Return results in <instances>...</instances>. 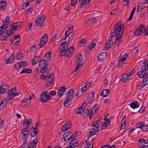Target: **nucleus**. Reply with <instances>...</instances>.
<instances>
[{"instance_id": "nucleus-1", "label": "nucleus", "mask_w": 148, "mask_h": 148, "mask_svg": "<svg viewBox=\"0 0 148 148\" xmlns=\"http://www.w3.org/2000/svg\"><path fill=\"white\" fill-rule=\"evenodd\" d=\"M123 27L121 24L116 23L112 30L110 33L111 38L116 36H122L124 31L122 30Z\"/></svg>"}, {"instance_id": "nucleus-2", "label": "nucleus", "mask_w": 148, "mask_h": 148, "mask_svg": "<svg viewBox=\"0 0 148 148\" xmlns=\"http://www.w3.org/2000/svg\"><path fill=\"white\" fill-rule=\"evenodd\" d=\"M82 55L78 53L77 55V58L76 60L77 63L75 66V72H76L79 68L82 67V65L84 64V60L82 59Z\"/></svg>"}, {"instance_id": "nucleus-3", "label": "nucleus", "mask_w": 148, "mask_h": 148, "mask_svg": "<svg viewBox=\"0 0 148 148\" xmlns=\"http://www.w3.org/2000/svg\"><path fill=\"white\" fill-rule=\"evenodd\" d=\"M51 99V97L49 95L48 92L47 91H44L41 93L39 100L41 102L45 103Z\"/></svg>"}, {"instance_id": "nucleus-4", "label": "nucleus", "mask_w": 148, "mask_h": 148, "mask_svg": "<svg viewBox=\"0 0 148 148\" xmlns=\"http://www.w3.org/2000/svg\"><path fill=\"white\" fill-rule=\"evenodd\" d=\"M68 50L67 45L66 42H63L61 44L60 47V56H64Z\"/></svg>"}, {"instance_id": "nucleus-5", "label": "nucleus", "mask_w": 148, "mask_h": 148, "mask_svg": "<svg viewBox=\"0 0 148 148\" xmlns=\"http://www.w3.org/2000/svg\"><path fill=\"white\" fill-rule=\"evenodd\" d=\"M16 91L15 88H12L8 91V94L10 96V97H8L7 98V99L8 101L12 100L16 96L20 95L19 93H16Z\"/></svg>"}, {"instance_id": "nucleus-6", "label": "nucleus", "mask_w": 148, "mask_h": 148, "mask_svg": "<svg viewBox=\"0 0 148 148\" xmlns=\"http://www.w3.org/2000/svg\"><path fill=\"white\" fill-rule=\"evenodd\" d=\"M76 132L74 133L71 136L70 135L69 136V140L71 141L69 143V146L71 145L72 146L74 147L76 144L77 145V147L78 146V144L77 141L76 140H73L76 138Z\"/></svg>"}, {"instance_id": "nucleus-7", "label": "nucleus", "mask_w": 148, "mask_h": 148, "mask_svg": "<svg viewBox=\"0 0 148 148\" xmlns=\"http://www.w3.org/2000/svg\"><path fill=\"white\" fill-rule=\"evenodd\" d=\"M48 40V35L47 34H45L41 38L40 42V44L39 46L40 48L42 47L47 41Z\"/></svg>"}, {"instance_id": "nucleus-8", "label": "nucleus", "mask_w": 148, "mask_h": 148, "mask_svg": "<svg viewBox=\"0 0 148 148\" xmlns=\"http://www.w3.org/2000/svg\"><path fill=\"white\" fill-rule=\"evenodd\" d=\"M44 18L42 15L38 17L35 21V24L38 26L42 27L44 24Z\"/></svg>"}, {"instance_id": "nucleus-9", "label": "nucleus", "mask_w": 148, "mask_h": 148, "mask_svg": "<svg viewBox=\"0 0 148 148\" xmlns=\"http://www.w3.org/2000/svg\"><path fill=\"white\" fill-rule=\"evenodd\" d=\"M26 65V62L24 61L16 63L15 65L14 69H18L25 67Z\"/></svg>"}, {"instance_id": "nucleus-10", "label": "nucleus", "mask_w": 148, "mask_h": 148, "mask_svg": "<svg viewBox=\"0 0 148 148\" xmlns=\"http://www.w3.org/2000/svg\"><path fill=\"white\" fill-rule=\"evenodd\" d=\"M66 90V88L64 86L61 87L58 89L57 93L59 97L62 96Z\"/></svg>"}, {"instance_id": "nucleus-11", "label": "nucleus", "mask_w": 148, "mask_h": 148, "mask_svg": "<svg viewBox=\"0 0 148 148\" xmlns=\"http://www.w3.org/2000/svg\"><path fill=\"white\" fill-rule=\"evenodd\" d=\"M99 127L96 126L94 127V128L89 130V133L91 136L96 134L97 135L99 131Z\"/></svg>"}, {"instance_id": "nucleus-12", "label": "nucleus", "mask_w": 148, "mask_h": 148, "mask_svg": "<svg viewBox=\"0 0 148 148\" xmlns=\"http://www.w3.org/2000/svg\"><path fill=\"white\" fill-rule=\"evenodd\" d=\"M22 23L21 22H18L14 23L11 25L10 27L12 30L15 31L17 30L19 26H21Z\"/></svg>"}, {"instance_id": "nucleus-13", "label": "nucleus", "mask_w": 148, "mask_h": 148, "mask_svg": "<svg viewBox=\"0 0 148 148\" xmlns=\"http://www.w3.org/2000/svg\"><path fill=\"white\" fill-rule=\"evenodd\" d=\"M20 37L19 35H16V36L13 38V39L11 40V43L13 45H17L18 43L20 41Z\"/></svg>"}, {"instance_id": "nucleus-14", "label": "nucleus", "mask_w": 148, "mask_h": 148, "mask_svg": "<svg viewBox=\"0 0 148 148\" xmlns=\"http://www.w3.org/2000/svg\"><path fill=\"white\" fill-rule=\"evenodd\" d=\"M143 28L141 25L139 28H138L135 30L134 32V34L135 36H138L139 35H141L143 33Z\"/></svg>"}, {"instance_id": "nucleus-15", "label": "nucleus", "mask_w": 148, "mask_h": 148, "mask_svg": "<svg viewBox=\"0 0 148 148\" xmlns=\"http://www.w3.org/2000/svg\"><path fill=\"white\" fill-rule=\"evenodd\" d=\"M8 88V86L6 84H2L0 86V94L2 95L4 93Z\"/></svg>"}, {"instance_id": "nucleus-16", "label": "nucleus", "mask_w": 148, "mask_h": 148, "mask_svg": "<svg viewBox=\"0 0 148 148\" xmlns=\"http://www.w3.org/2000/svg\"><path fill=\"white\" fill-rule=\"evenodd\" d=\"M137 75L140 78H144L145 77H148V72L146 71L145 72V71L142 70L138 72Z\"/></svg>"}, {"instance_id": "nucleus-17", "label": "nucleus", "mask_w": 148, "mask_h": 148, "mask_svg": "<svg viewBox=\"0 0 148 148\" xmlns=\"http://www.w3.org/2000/svg\"><path fill=\"white\" fill-rule=\"evenodd\" d=\"M31 101L29 98H25L23 100L20 104V105L24 107L25 106H28L30 104Z\"/></svg>"}, {"instance_id": "nucleus-18", "label": "nucleus", "mask_w": 148, "mask_h": 148, "mask_svg": "<svg viewBox=\"0 0 148 148\" xmlns=\"http://www.w3.org/2000/svg\"><path fill=\"white\" fill-rule=\"evenodd\" d=\"M113 44V42L112 40L110 39L108 40L106 44V46L104 47V49L107 50L109 49L111 47H112V45Z\"/></svg>"}, {"instance_id": "nucleus-19", "label": "nucleus", "mask_w": 148, "mask_h": 148, "mask_svg": "<svg viewBox=\"0 0 148 148\" xmlns=\"http://www.w3.org/2000/svg\"><path fill=\"white\" fill-rule=\"evenodd\" d=\"M94 92H92V93L89 94L88 97L87 99V100L88 103H91L94 100Z\"/></svg>"}, {"instance_id": "nucleus-20", "label": "nucleus", "mask_w": 148, "mask_h": 148, "mask_svg": "<svg viewBox=\"0 0 148 148\" xmlns=\"http://www.w3.org/2000/svg\"><path fill=\"white\" fill-rule=\"evenodd\" d=\"M130 105L131 107L133 109L138 108L139 107V104L136 100H135L134 101L132 102Z\"/></svg>"}, {"instance_id": "nucleus-21", "label": "nucleus", "mask_w": 148, "mask_h": 148, "mask_svg": "<svg viewBox=\"0 0 148 148\" xmlns=\"http://www.w3.org/2000/svg\"><path fill=\"white\" fill-rule=\"evenodd\" d=\"M87 90L86 87H85L84 86L81 88H80L78 90V94H76V96L79 95V96H81L83 92L86 91Z\"/></svg>"}, {"instance_id": "nucleus-22", "label": "nucleus", "mask_w": 148, "mask_h": 148, "mask_svg": "<svg viewBox=\"0 0 148 148\" xmlns=\"http://www.w3.org/2000/svg\"><path fill=\"white\" fill-rule=\"evenodd\" d=\"M83 113V114L85 115H89V116L90 119H91L93 116V114L91 111V110L90 111L88 109H85L84 110Z\"/></svg>"}, {"instance_id": "nucleus-23", "label": "nucleus", "mask_w": 148, "mask_h": 148, "mask_svg": "<svg viewBox=\"0 0 148 148\" xmlns=\"http://www.w3.org/2000/svg\"><path fill=\"white\" fill-rule=\"evenodd\" d=\"M106 55L107 53L105 52L101 53L98 57V60L99 61H102L106 58Z\"/></svg>"}, {"instance_id": "nucleus-24", "label": "nucleus", "mask_w": 148, "mask_h": 148, "mask_svg": "<svg viewBox=\"0 0 148 148\" xmlns=\"http://www.w3.org/2000/svg\"><path fill=\"white\" fill-rule=\"evenodd\" d=\"M71 126V124L66 123L64 124L62 127V130L64 132H66L68 130Z\"/></svg>"}, {"instance_id": "nucleus-25", "label": "nucleus", "mask_w": 148, "mask_h": 148, "mask_svg": "<svg viewBox=\"0 0 148 148\" xmlns=\"http://www.w3.org/2000/svg\"><path fill=\"white\" fill-rule=\"evenodd\" d=\"M7 99H3L0 104V110L2 109L7 104Z\"/></svg>"}, {"instance_id": "nucleus-26", "label": "nucleus", "mask_w": 148, "mask_h": 148, "mask_svg": "<svg viewBox=\"0 0 148 148\" xmlns=\"http://www.w3.org/2000/svg\"><path fill=\"white\" fill-rule=\"evenodd\" d=\"M10 18L8 16H7L4 19L3 21V23H3L2 25L4 26H6V27H8V23H10Z\"/></svg>"}, {"instance_id": "nucleus-27", "label": "nucleus", "mask_w": 148, "mask_h": 148, "mask_svg": "<svg viewBox=\"0 0 148 148\" xmlns=\"http://www.w3.org/2000/svg\"><path fill=\"white\" fill-rule=\"evenodd\" d=\"M74 90L71 88L70 89L66 92V95L67 97L73 98V97Z\"/></svg>"}, {"instance_id": "nucleus-28", "label": "nucleus", "mask_w": 148, "mask_h": 148, "mask_svg": "<svg viewBox=\"0 0 148 148\" xmlns=\"http://www.w3.org/2000/svg\"><path fill=\"white\" fill-rule=\"evenodd\" d=\"M39 66L40 68L43 67L45 66L47 67V65L46 63V61L44 59L42 60L39 62Z\"/></svg>"}, {"instance_id": "nucleus-29", "label": "nucleus", "mask_w": 148, "mask_h": 148, "mask_svg": "<svg viewBox=\"0 0 148 148\" xmlns=\"http://www.w3.org/2000/svg\"><path fill=\"white\" fill-rule=\"evenodd\" d=\"M143 64H144V65L142 66V70L146 72L148 70V61H145L143 62Z\"/></svg>"}, {"instance_id": "nucleus-30", "label": "nucleus", "mask_w": 148, "mask_h": 148, "mask_svg": "<svg viewBox=\"0 0 148 148\" xmlns=\"http://www.w3.org/2000/svg\"><path fill=\"white\" fill-rule=\"evenodd\" d=\"M75 48L73 46L72 47L69 48L68 50L69 51V54H67L66 55V58H67L68 57H70L71 55L74 52V51Z\"/></svg>"}, {"instance_id": "nucleus-31", "label": "nucleus", "mask_w": 148, "mask_h": 148, "mask_svg": "<svg viewBox=\"0 0 148 148\" xmlns=\"http://www.w3.org/2000/svg\"><path fill=\"white\" fill-rule=\"evenodd\" d=\"M6 3L5 1H1L0 6L1 7V10L4 11L6 8Z\"/></svg>"}, {"instance_id": "nucleus-32", "label": "nucleus", "mask_w": 148, "mask_h": 148, "mask_svg": "<svg viewBox=\"0 0 148 148\" xmlns=\"http://www.w3.org/2000/svg\"><path fill=\"white\" fill-rule=\"evenodd\" d=\"M99 106L97 104H95L94 105L93 108L91 109V111L92 113V114H96L97 113V111H98L99 110Z\"/></svg>"}, {"instance_id": "nucleus-33", "label": "nucleus", "mask_w": 148, "mask_h": 148, "mask_svg": "<svg viewBox=\"0 0 148 148\" xmlns=\"http://www.w3.org/2000/svg\"><path fill=\"white\" fill-rule=\"evenodd\" d=\"M130 78L126 74H123L121 76V81L123 82H125Z\"/></svg>"}, {"instance_id": "nucleus-34", "label": "nucleus", "mask_w": 148, "mask_h": 148, "mask_svg": "<svg viewBox=\"0 0 148 148\" xmlns=\"http://www.w3.org/2000/svg\"><path fill=\"white\" fill-rule=\"evenodd\" d=\"M79 1L81 2V5L82 6L84 5H87L90 2V0H79Z\"/></svg>"}, {"instance_id": "nucleus-35", "label": "nucleus", "mask_w": 148, "mask_h": 148, "mask_svg": "<svg viewBox=\"0 0 148 148\" xmlns=\"http://www.w3.org/2000/svg\"><path fill=\"white\" fill-rule=\"evenodd\" d=\"M110 93L109 90L108 89H106L103 90L101 93L102 97H105Z\"/></svg>"}, {"instance_id": "nucleus-36", "label": "nucleus", "mask_w": 148, "mask_h": 148, "mask_svg": "<svg viewBox=\"0 0 148 148\" xmlns=\"http://www.w3.org/2000/svg\"><path fill=\"white\" fill-rule=\"evenodd\" d=\"M32 72V70L31 69L27 68H24L22 69L20 74H21L23 73L30 74Z\"/></svg>"}, {"instance_id": "nucleus-37", "label": "nucleus", "mask_w": 148, "mask_h": 148, "mask_svg": "<svg viewBox=\"0 0 148 148\" xmlns=\"http://www.w3.org/2000/svg\"><path fill=\"white\" fill-rule=\"evenodd\" d=\"M24 123L23 124V125H27L28 127H29V125L32 122V120L30 119L26 120V119H25L23 121Z\"/></svg>"}, {"instance_id": "nucleus-38", "label": "nucleus", "mask_w": 148, "mask_h": 148, "mask_svg": "<svg viewBox=\"0 0 148 148\" xmlns=\"http://www.w3.org/2000/svg\"><path fill=\"white\" fill-rule=\"evenodd\" d=\"M122 37L121 36L116 37V39L114 42V44L116 46H118L119 45L121 42L120 39Z\"/></svg>"}, {"instance_id": "nucleus-39", "label": "nucleus", "mask_w": 148, "mask_h": 148, "mask_svg": "<svg viewBox=\"0 0 148 148\" xmlns=\"http://www.w3.org/2000/svg\"><path fill=\"white\" fill-rule=\"evenodd\" d=\"M14 57L13 54L11 55L9 57L8 59L6 61V64L12 63L13 62Z\"/></svg>"}, {"instance_id": "nucleus-40", "label": "nucleus", "mask_w": 148, "mask_h": 148, "mask_svg": "<svg viewBox=\"0 0 148 148\" xmlns=\"http://www.w3.org/2000/svg\"><path fill=\"white\" fill-rule=\"evenodd\" d=\"M54 75L53 74H51L47 77V78L49 79V82L50 84H52Z\"/></svg>"}, {"instance_id": "nucleus-41", "label": "nucleus", "mask_w": 148, "mask_h": 148, "mask_svg": "<svg viewBox=\"0 0 148 148\" xmlns=\"http://www.w3.org/2000/svg\"><path fill=\"white\" fill-rule=\"evenodd\" d=\"M6 26H4L2 25L0 27V35H3L5 31V29L6 28Z\"/></svg>"}, {"instance_id": "nucleus-42", "label": "nucleus", "mask_w": 148, "mask_h": 148, "mask_svg": "<svg viewBox=\"0 0 148 148\" xmlns=\"http://www.w3.org/2000/svg\"><path fill=\"white\" fill-rule=\"evenodd\" d=\"M138 142L140 143L143 146L145 145L146 144H147L148 143V141L147 140H144L142 139H139L138 140Z\"/></svg>"}, {"instance_id": "nucleus-43", "label": "nucleus", "mask_w": 148, "mask_h": 148, "mask_svg": "<svg viewBox=\"0 0 148 148\" xmlns=\"http://www.w3.org/2000/svg\"><path fill=\"white\" fill-rule=\"evenodd\" d=\"M101 123L100 120H98L97 121H95L93 122L92 124L93 127H96V126L99 127V125L101 123Z\"/></svg>"}, {"instance_id": "nucleus-44", "label": "nucleus", "mask_w": 148, "mask_h": 148, "mask_svg": "<svg viewBox=\"0 0 148 148\" xmlns=\"http://www.w3.org/2000/svg\"><path fill=\"white\" fill-rule=\"evenodd\" d=\"M145 125V122H141L140 123H139L137 124V125L136 126L138 128L142 129V128Z\"/></svg>"}, {"instance_id": "nucleus-45", "label": "nucleus", "mask_w": 148, "mask_h": 148, "mask_svg": "<svg viewBox=\"0 0 148 148\" xmlns=\"http://www.w3.org/2000/svg\"><path fill=\"white\" fill-rule=\"evenodd\" d=\"M142 26L143 28V33L145 32V35H148V26L146 27L145 26L143 25H142Z\"/></svg>"}, {"instance_id": "nucleus-46", "label": "nucleus", "mask_w": 148, "mask_h": 148, "mask_svg": "<svg viewBox=\"0 0 148 148\" xmlns=\"http://www.w3.org/2000/svg\"><path fill=\"white\" fill-rule=\"evenodd\" d=\"M128 57V54L127 53H125L123 56H121V57L120 58V60L123 61H125L127 58Z\"/></svg>"}, {"instance_id": "nucleus-47", "label": "nucleus", "mask_w": 148, "mask_h": 148, "mask_svg": "<svg viewBox=\"0 0 148 148\" xmlns=\"http://www.w3.org/2000/svg\"><path fill=\"white\" fill-rule=\"evenodd\" d=\"M73 98H71L70 97H67V98L66 99L64 102V104L65 105L66 104H67L68 103H69L72 100V99Z\"/></svg>"}, {"instance_id": "nucleus-48", "label": "nucleus", "mask_w": 148, "mask_h": 148, "mask_svg": "<svg viewBox=\"0 0 148 148\" xmlns=\"http://www.w3.org/2000/svg\"><path fill=\"white\" fill-rule=\"evenodd\" d=\"M28 143H27V140H26L23 143L21 146V148H28Z\"/></svg>"}, {"instance_id": "nucleus-49", "label": "nucleus", "mask_w": 148, "mask_h": 148, "mask_svg": "<svg viewBox=\"0 0 148 148\" xmlns=\"http://www.w3.org/2000/svg\"><path fill=\"white\" fill-rule=\"evenodd\" d=\"M109 117H108V116H107L104 117V120L106 121L105 122L108 125H109L111 123V121L110 119H109Z\"/></svg>"}, {"instance_id": "nucleus-50", "label": "nucleus", "mask_w": 148, "mask_h": 148, "mask_svg": "<svg viewBox=\"0 0 148 148\" xmlns=\"http://www.w3.org/2000/svg\"><path fill=\"white\" fill-rule=\"evenodd\" d=\"M101 129L104 130L106 129V127L109 125H108L105 122L101 123Z\"/></svg>"}, {"instance_id": "nucleus-51", "label": "nucleus", "mask_w": 148, "mask_h": 148, "mask_svg": "<svg viewBox=\"0 0 148 148\" xmlns=\"http://www.w3.org/2000/svg\"><path fill=\"white\" fill-rule=\"evenodd\" d=\"M84 110L81 107L77 108L76 110V112L77 114H81L83 113Z\"/></svg>"}, {"instance_id": "nucleus-52", "label": "nucleus", "mask_w": 148, "mask_h": 148, "mask_svg": "<svg viewBox=\"0 0 148 148\" xmlns=\"http://www.w3.org/2000/svg\"><path fill=\"white\" fill-rule=\"evenodd\" d=\"M121 124L126 125V117L125 116H123L121 121Z\"/></svg>"}, {"instance_id": "nucleus-53", "label": "nucleus", "mask_w": 148, "mask_h": 148, "mask_svg": "<svg viewBox=\"0 0 148 148\" xmlns=\"http://www.w3.org/2000/svg\"><path fill=\"white\" fill-rule=\"evenodd\" d=\"M48 66L47 65V67L45 66L43 67H42L41 69V70L40 73H44L45 72H47L48 69Z\"/></svg>"}, {"instance_id": "nucleus-54", "label": "nucleus", "mask_w": 148, "mask_h": 148, "mask_svg": "<svg viewBox=\"0 0 148 148\" xmlns=\"http://www.w3.org/2000/svg\"><path fill=\"white\" fill-rule=\"evenodd\" d=\"M142 4L141 3L138 4L137 8V10L138 12H141L143 9V7H142Z\"/></svg>"}, {"instance_id": "nucleus-55", "label": "nucleus", "mask_w": 148, "mask_h": 148, "mask_svg": "<svg viewBox=\"0 0 148 148\" xmlns=\"http://www.w3.org/2000/svg\"><path fill=\"white\" fill-rule=\"evenodd\" d=\"M96 44L94 43H92L90 44L88 46V48L90 50L94 48Z\"/></svg>"}, {"instance_id": "nucleus-56", "label": "nucleus", "mask_w": 148, "mask_h": 148, "mask_svg": "<svg viewBox=\"0 0 148 148\" xmlns=\"http://www.w3.org/2000/svg\"><path fill=\"white\" fill-rule=\"evenodd\" d=\"M78 0H71V5L72 7L74 6L77 3Z\"/></svg>"}, {"instance_id": "nucleus-57", "label": "nucleus", "mask_w": 148, "mask_h": 148, "mask_svg": "<svg viewBox=\"0 0 148 148\" xmlns=\"http://www.w3.org/2000/svg\"><path fill=\"white\" fill-rule=\"evenodd\" d=\"M38 130V128L36 127H33L31 128V131L32 132V133H35L36 134H37L38 132L36 131Z\"/></svg>"}, {"instance_id": "nucleus-58", "label": "nucleus", "mask_w": 148, "mask_h": 148, "mask_svg": "<svg viewBox=\"0 0 148 148\" xmlns=\"http://www.w3.org/2000/svg\"><path fill=\"white\" fill-rule=\"evenodd\" d=\"M50 55L51 53L49 52L47 54L45 55L44 57V58L45 59H46V58H47V59H49L51 58Z\"/></svg>"}, {"instance_id": "nucleus-59", "label": "nucleus", "mask_w": 148, "mask_h": 148, "mask_svg": "<svg viewBox=\"0 0 148 148\" xmlns=\"http://www.w3.org/2000/svg\"><path fill=\"white\" fill-rule=\"evenodd\" d=\"M38 58L37 57H34L33 58L32 61V65H34L36 64V61L38 60Z\"/></svg>"}, {"instance_id": "nucleus-60", "label": "nucleus", "mask_w": 148, "mask_h": 148, "mask_svg": "<svg viewBox=\"0 0 148 148\" xmlns=\"http://www.w3.org/2000/svg\"><path fill=\"white\" fill-rule=\"evenodd\" d=\"M93 140L92 139L88 143V148H92V147Z\"/></svg>"}, {"instance_id": "nucleus-61", "label": "nucleus", "mask_w": 148, "mask_h": 148, "mask_svg": "<svg viewBox=\"0 0 148 148\" xmlns=\"http://www.w3.org/2000/svg\"><path fill=\"white\" fill-rule=\"evenodd\" d=\"M138 86L139 87V88H141L146 86V85L144 84V82L143 81L142 82H140L138 85Z\"/></svg>"}, {"instance_id": "nucleus-62", "label": "nucleus", "mask_w": 148, "mask_h": 148, "mask_svg": "<svg viewBox=\"0 0 148 148\" xmlns=\"http://www.w3.org/2000/svg\"><path fill=\"white\" fill-rule=\"evenodd\" d=\"M23 56L21 53H18L16 55V58L17 60H21L22 59Z\"/></svg>"}, {"instance_id": "nucleus-63", "label": "nucleus", "mask_w": 148, "mask_h": 148, "mask_svg": "<svg viewBox=\"0 0 148 148\" xmlns=\"http://www.w3.org/2000/svg\"><path fill=\"white\" fill-rule=\"evenodd\" d=\"M88 21L90 22L91 23H94L96 22L97 20L96 18H92L89 19L88 20Z\"/></svg>"}, {"instance_id": "nucleus-64", "label": "nucleus", "mask_w": 148, "mask_h": 148, "mask_svg": "<svg viewBox=\"0 0 148 148\" xmlns=\"http://www.w3.org/2000/svg\"><path fill=\"white\" fill-rule=\"evenodd\" d=\"M143 81L146 86L147 85H148V77H145Z\"/></svg>"}]
</instances>
